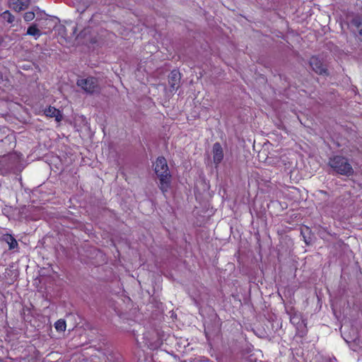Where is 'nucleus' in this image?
<instances>
[{
	"label": "nucleus",
	"instance_id": "obj_1",
	"mask_svg": "<svg viewBox=\"0 0 362 362\" xmlns=\"http://www.w3.org/2000/svg\"><path fill=\"white\" fill-rule=\"evenodd\" d=\"M154 170L159 179V188L163 194L170 187L171 175L169 171L166 159L163 156L157 158Z\"/></svg>",
	"mask_w": 362,
	"mask_h": 362
},
{
	"label": "nucleus",
	"instance_id": "obj_2",
	"mask_svg": "<svg viewBox=\"0 0 362 362\" xmlns=\"http://www.w3.org/2000/svg\"><path fill=\"white\" fill-rule=\"evenodd\" d=\"M328 164L338 174L349 176L354 173L351 165L344 156H334L329 158Z\"/></svg>",
	"mask_w": 362,
	"mask_h": 362
},
{
	"label": "nucleus",
	"instance_id": "obj_3",
	"mask_svg": "<svg viewBox=\"0 0 362 362\" xmlns=\"http://www.w3.org/2000/svg\"><path fill=\"white\" fill-rule=\"evenodd\" d=\"M76 83L78 86L81 87L84 91L90 94L99 92L100 90L98 81L96 78L93 76L78 79Z\"/></svg>",
	"mask_w": 362,
	"mask_h": 362
},
{
	"label": "nucleus",
	"instance_id": "obj_4",
	"mask_svg": "<svg viewBox=\"0 0 362 362\" xmlns=\"http://www.w3.org/2000/svg\"><path fill=\"white\" fill-rule=\"evenodd\" d=\"M144 339L145 344L151 350L158 349L162 344V341L158 334L155 331L146 333L144 334Z\"/></svg>",
	"mask_w": 362,
	"mask_h": 362
},
{
	"label": "nucleus",
	"instance_id": "obj_5",
	"mask_svg": "<svg viewBox=\"0 0 362 362\" xmlns=\"http://www.w3.org/2000/svg\"><path fill=\"white\" fill-rule=\"evenodd\" d=\"M309 64L315 73L320 75L327 74V69L324 66L322 60L319 57L316 56L311 57Z\"/></svg>",
	"mask_w": 362,
	"mask_h": 362
},
{
	"label": "nucleus",
	"instance_id": "obj_6",
	"mask_svg": "<svg viewBox=\"0 0 362 362\" xmlns=\"http://www.w3.org/2000/svg\"><path fill=\"white\" fill-rule=\"evenodd\" d=\"M214 163L217 166L223 159V150L220 143L216 142L212 148Z\"/></svg>",
	"mask_w": 362,
	"mask_h": 362
},
{
	"label": "nucleus",
	"instance_id": "obj_7",
	"mask_svg": "<svg viewBox=\"0 0 362 362\" xmlns=\"http://www.w3.org/2000/svg\"><path fill=\"white\" fill-rule=\"evenodd\" d=\"M29 4V0H11L10 7L16 12H20L28 8Z\"/></svg>",
	"mask_w": 362,
	"mask_h": 362
},
{
	"label": "nucleus",
	"instance_id": "obj_8",
	"mask_svg": "<svg viewBox=\"0 0 362 362\" xmlns=\"http://www.w3.org/2000/svg\"><path fill=\"white\" fill-rule=\"evenodd\" d=\"M180 81V74L176 70L172 71L169 76V79H168V83H169V85L170 86L172 91L176 90L177 89V88L179 86Z\"/></svg>",
	"mask_w": 362,
	"mask_h": 362
},
{
	"label": "nucleus",
	"instance_id": "obj_9",
	"mask_svg": "<svg viewBox=\"0 0 362 362\" xmlns=\"http://www.w3.org/2000/svg\"><path fill=\"white\" fill-rule=\"evenodd\" d=\"M44 114L49 117H54L56 121L59 122L62 119V116L59 110L53 106H49L44 111Z\"/></svg>",
	"mask_w": 362,
	"mask_h": 362
},
{
	"label": "nucleus",
	"instance_id": "obj_10",
	"mask_svg": "<svg viewBox=\"0 0 362 362\" xmlns=\"http://www.w3.org/2000/svg\"><path fill=\"white\" fill-rule=\"evenodd\" d=\"M0 18L4 23H7L13 26V23L16 21L15 16L8 11L6 10L0 14Z\"/></svg>",
	"mask_w": 362,
	"mask_h": 362
},
{
	"label": "nucleus",
	"instance_id": "obj_11",
	"mask_svg": "<svg viewBox=\"0 0 362 362\" xmlns=\"http://www.w3.org/2000/svg\"><path fill=\"white\" fill-rule=\"evenodd\" d=\"M351 23L354 26L360 36H362V16L361 15L355 16L351 21Z\"/></svg>",
	"mask_w": 362,
	"mask_h": 362
},
{
	"label": "nucleus",
	"instance_id": "obj_12",
	"mask_svg": "<svg viewBox=\"0 0 362 362\" xmlns=\"http://www.w3.org/2000/svg\"><path fill=\"white\" fill-rule=\"evenodd\" d=\"M3 240L8 243L10 250L15 249L18 245L16 240L10 234L4 235Z\"/></svg>",
	"mask_w": 362,
	"mask_h": 362
},
{
	"label": "nucleus",
	"instance_id": "obj_13",
	"mask_svg": "<svg viewBox=\"0 0 362 362\" xmlns=\"http://www.w3.org/2000/svg\"><path fill=\"white\" fill-rule=\"evenodd\" d=\"M41 31L37 27V25L33 24L30 25L27 30V35L35 37L37 39L41 35Z\"/></svg>",
	"mask_w": 362,
	"mask_h": 362
},
{
	"label": "nucleus",
	"instance_id": "obj_14",
	"mask_svg": "<svg viewBox=\"0 0 362 362\" xmlns=\"http://www.w3.org/2000/svg\"><path fill=\"white\" fill-rule=\"evenodd\" d=\"M54 327L58 332L65 331L66 327L65 320L63 319L58 320L54 324Z\"/></svg>",
	"mask_w": 362,
	"mask_h": 362
},
{
	"label": "nucleus",
	"instance_id": "obj_15",
	"mask_svg": "<svg viewBox=\"0 0 362 362\" xmlns=\"http://www.w3.org/2000/svg\"><path fill=\"white\" fill-rule=\"evenodd\" d=\"M35 13L33 11L25 12L23 15V19L26 22H30L35 18Z\"/></svg>",
	"mask_w": 362,
	"mask_h": 362
},
{
	"label": "nucleus",
	"instance_id": "obj_16",
	"mask_svg": "<svg viewBox=\"0 0 362 362\" xmlns=\"http://www.w3.org/2000/svg\"><path fill=\"white\" fill-rule=\"evenodd\" d=\"M291 322L293 323V324H295V323H298L299 322V317L297 316V315H293V316L291 317Z\"/></svg>",
	"mask_w": 362,
	"mask_h": 362
},
{
	"label": "nucleus",
	"instance_id": "obj_17",
	"mask_svg": "<svg viewBox=\"0 0 362 362\" xmlns=\"http://www.w3.org/2000/svg\"><path fill=\"white\" fill-rule=\"evenodd\" d=\"M320 193L322 194H325V195H327V192L326 191H324V190H320L319 191Z\"/></svg>",
	"mask_w": 362,
	"mask_h": 362
}]
</instances>
